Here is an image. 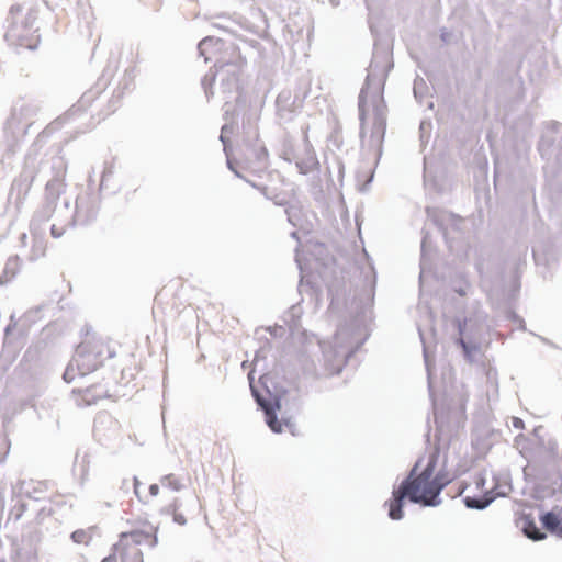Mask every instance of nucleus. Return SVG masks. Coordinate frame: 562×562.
Returning a JSON list of instances; mask_svg holds the SVG:
<instances>
[{"instance_id": "nucleus-1", "label": "nucleus", "mask_w": 562, "mask_h": 562, "mask_svg": "<svg viewBox=\"0 0 562 562\" xmlns=\"http://www.w3.org/2000/svg\"><path fill=\"white\" fill-rule=\"evenodd\" d=\"M418 460L408 476L393 490L392 497L385 503L389 517L393 520L403 518L404 499L423 506H438L441 491L453 480V476L441 470L436 472L437 458L431 456L422 468Z\"/></svg>"}, {"instance_id": "nucleus-2", "label": "nucleus", "mask_w": 562, "mask_h": 562, "mask_svg": "<svg viewBox=\"0 0 562 562\" xmlns=\"http://www.w3.org/2000/svg\"><path fill=\"white\" fill-rule=\"evenodd\" d=\"M115 355V344L110 338L86 334L64 372V379L72 382L78 376L90 374Z\"/></svg>"}, {"instance_id": "nucleus-3", "label": "nucleus", "mask_w": 562, "mask_h": 562, "mask_svg": "<svg viewBox=\"0 0 562 562\" xmlns=\"http://www.w3.org/2000/svg\"><path fill=\"white\" fill-rule=\"evenodd\" d=\"M158 543V527L150 521L136 520L128 531L122 532L113 546L111 554L102 562H144L139 546L156 547Z\"/></svg>"}, {"instance_id": "nucleus-4", "label": "nucleus", "mask_w": 562, "mask_h": 562, "mask_svg": "<svg viewBox=\"0 0 562 562\" xmlns=\"http://www.w3.org/2000/svg\"><path fill=\"white\" fill-rule=\"evenodd\" d=\"M383 91L382 81L368 78L359 100L361 127L376 137H381L385 131L386 105Z\"/></svg>"}, {"instance_id": "nucleus-5", "label": "nucleus", "mask_w": 562, "mask_h": 562, "mask_svg": "<svg viewBox=\"0 0 562 562\" xmlns=\"http://www.w3.org/2000/svg\"><path fill=\"white\" fill-rule=\"evenodd\" d=\"M10 22L14 31L32 29L37 15L33 8L21 4L12 5L9 12Z\"/></svg>"}, {"instance_id": "nucleus-6", "label": "nucleus", "mask_w": 562, "mask_h": 562, "mask_svg": "<svg viewBox=\"0 0 562 562\" xmlns=\"http://www.w3.org/2000/svg\"><path fill=\"white\" fill-rule=\"evenodd\" d=\"M474 484L475 487L480 490V493L465 495L463 499L464 504L469 508L483 509L494 499V496L491 491L484 488L485 479L483 476H475Z\"/></svg>"}, {"instance_id": "nucleus-7", "label": "nucleus", "mask_w": 562, "mask_h": 562, "mask_svg": "<svg viewBox=\"0 0 562 562\" xmlns=\"http://www.w3.org/2000/svg\"><path fill=\"white\" fill-rule=\"evenodd\" d=\"M164 516H169L179 526H184L188 522L187 509L183 502L178 497H172L170 501L159 509Z\"/></svg>"}, {"instance_id": "nucleus-8", "label": "nucleus", "mask_w": 562, "mask_h": 562, "mask_svg": "<svg viewBox=\"0 0 562 562\" xmlns=\"http://www.w3.org/2000/svg\"><path fill=\"white\" fill-rule=\"evenodd\" d=\"M105 394L100 387H88L85 390L74 391L75 401L78 406L93 405L98 403Z\"/></svg>"}, {"instance_id": "nucleus-9", "label": "nucleus", "mask_w": 562, "mask_h": 562, "mask_svg": "<svg viewBox=\"0 0 562 562\" xmlns=\"http://www.w3.org/2000/svg\"><path fill=\"white\" fill-rule=\"evenodd\" d=\"M143 482L137 477H133V490L137 499L143 504H148L150 501L159 494V485L150 484L147 491H142Z\"/></svg>"}, {"instance_id": "nucleus-10", "label": "nucleus", "mask_w": 562, "mask_h": 562, "mask_svg": "<svg viewBox=\"0 0 562 562\" xmlns=\"http://www.w3.org/2000/svg\"><path fill=\"white\" fill-rule=\"evenodd\" d=\"M541 522L543 527L551 531L555 532L559 537L562 538V508L555 512H548L541 516Z\"/></svg>"}, {"instance_id": "nucleus-11", "label": "nucleus", "mask_w": 562, "mask_h": 562, "mask_svg": "<svg viewBox=\"0 0 562 562\" xmlns=\"http://www.w3.org/2000/svg\"><path fill=\"white\" fill-rule=\"evenodd\" d=\"M522 530L525 535L532 540H542L546 538V533L537 527L533 518L529 515L522 517Z\"/></svg>"}, {"instance_id": "nucleus-12", "label": "nucleus", "mask_w": 562, "mask_h": 562, "mask_svg": "<svg viewBox=\"0 0 562 562\" xmlns=\"http://www.w3.org/2000/svg\"><path fill=\"white\" fill-rule=\"evenodd\" d=\"M265 413H266V422L270 429L274 432H282L284 426H288V423H282L277 418V415L272 407L265 406Z\"/></svg>"}, {"instance_id": "nucleus-13", "label": "nucleus", "mask_w": 562, "mask_h": 562, "mask_svg": "<svg viewBox=\"0 0 562 562\" xmlns=\"http://www.w3.org/2000/svg\"><path fill=\"white\" fill-rule=\"evenodd\" d=\"M93 533V528L78 529L71 533V539L78 544L88 546L92 541Z\"/></svg>"}, {"instance_id": "nucleus-14", "label": "nucleus", "mask_w": 562, "mask_h": 562, "mask_svg": "<svg viewBox=\"0 0 562 562\" xmlns=\"http://www.w3.org/2000/svg\"><path fill=\"white\" fill-rule=\"evenodd\" d=\"M248 155L249 157H256L257 160L262 162H266L268 160V150L261 143L250 148Z\"/></svg>"}, {"instance_id": "nucleus-15", "label": "nucleus", "mask_w": 562, "mask_h": 562, "mask_svg": "<svg viewBox=\"0 0 562 562\" xmlns=\"http://www.w3.org/2000/svg\"><path fill=\"white\" fill-rule=\"evenodd\" d=\"M26 510V506L22 502H18L9 512V519L19 520L24 512Z\"/></svg>"}, {"instance_id": "nucleus-16", "label": "nucleus", "mask_w": 562, "mask_h": 562, "mask_svg": "<svg viewBox=\"0 0 562 562\" xmlns=\"http://www.w3.org/2000/svg\"><path fill=\"white\" fill-rule=\"evenodd\" d=\"M161 484L164 486L172 487L173 490H179L181 487V483L179 479L173 474H168L161 479Z\"/></svg>"}, {"instance_id": "nucleus-17", "label": "nucleus", "mask_w": 562, "mask_h": 562, "mask_svg": "<svg viewBox=\"0 0 562 562\" xmlns=\"http://www.w3.org/2000/svg\"><path fill=\"white\" fill-rule=\"evenodd\" d=\"M34 176L20 175L19 179L13 182V186L24 184L25 193H27L33 184Z\"/></svg>"}, {"instance_id": "nucleus-18", "label": "nucleus", "mask_w": 562, "mask_h": 562, "mask_svg": "<svg viewBox=\"0 0 562 562\" xmlns=\"http://www.w3.org/2000/svg\"><path fill=\"white\" fill-rule=\"evenodd\" d=\"M217 42H214L213 40L211 38H204L201 43H200V49L203 50L205 49L206 47L213 45V44H216Z\"/></svg>"}, {"instance_id": "nucleus-19", "label": "nucleus", "mask_w": 562, "mask_h": 562, "mask_svg": "<svg viewBox=\"0 0 562 562\" xmlns=\"http://www.w3.org/2000/svg\"><path fill=\"white\" fill-rule=\"evenodd\" d=\"M458 342L460 344V346L462 347V349L468 352L469 351V348L464 341V339L462 337L459 338Z\"/></svg>"}, {"instance_id": "nucleus-20", "label": "nucleus", "mask_w": 562, "mask_h": 562, "mask_svg": "<svg viewBox=\"0 0 562 562\" xmlns=\"http://www.w3.org/2000/svg\"><path fill=\"white\" fill-rule=\"evenodd\" d=\"M464 326H465V321L464 322H459V333H460L461 336L463 335Z\"/></svg>"}, {"instance_id": "nucleus-21", "label": "nucleus", "mask_w": 562, "mask_h": 562, "mask_svg": "<svg viewBox=\"0 0 562 562\" xmlns=\"http://www.w3.org/2000/svg\"><path fill=\"white\" fill-rule=\"evenodd\" d=\"M52 235L54 237H59L61 234L57 232V229L55 228V225L52 226Z\"/></svg>"}, {"instance_id": "nucleus-22", "label": "nucleus", "mask_w": 562, "mask_h": 562, "mask_svg": "<svg viewBox=\"0 0 562 562\" xmlns=\"http://www.w3.org/2000/svg\"><path fill=\"white\" fill-rule=\"evenodd\" d=\"M296 166L301 169L302 172H306L305 170H303L302 165L300 162H296Z\"/></svg>"}, {"instance_id": "nucleus-23", "label": "nucleus", "mask_w": 562, "mask_h": 562, "mask_svg": "<svg viewBox=\"0 0 562 562\" xmlns=\"http://www.w3.org/2000/svg\"><path fill=\"white\" fill-rule=\"evenodd\" d=\"M148 486L143 482L142 491H147Z\"/></svg>"}, {"instance_id": "nucleus-24", "label": "nucleus", "mask_w": 562, "mask_h": 562, "mask_svg": "<svg viewBox=\"0 0 562 562\" xmlns=\"http://www.w3.org/2000/svg\"><path fill=\"white\" fill-rule=\"evenodd\" d=\"M310 160L312 161V164H313V165H315V162H316V161H315V158H314V157H311V159H310Z\"/></svg>"}, {"instance_id": "nucleus-25", "label": "nucleus", "mask_w": 562, "mask_h": 562, "mask_svg": "<svg viewBox=\"0 0 562 562\" xmlns=\"http://www.w3.org/2000/svg\"><path fill=\"white\" fill-rule=\"evenodd\" d=\"M257 402H259L261 404V406L265 408L266 405H263L261 402H260V398H257Z\"/></svg>"}]
</instances>
